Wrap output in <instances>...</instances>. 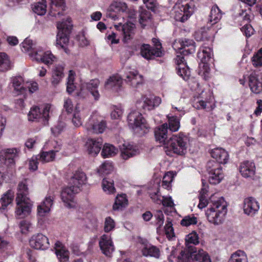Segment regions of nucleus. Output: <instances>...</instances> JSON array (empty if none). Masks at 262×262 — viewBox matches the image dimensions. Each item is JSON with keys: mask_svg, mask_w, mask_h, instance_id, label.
I'll return each mask as SVG.
<instances>
[{"mask_svg": "<svg viewBox=\"0 0 262 262\" xmlns=\"http://www.w3.org/2000/svg\"><path fill=\"white\" fill-rule=\"evenodd\" d=\"M38 160H39V159L38 156H37L36 157H33L29 161V166L30 170L34 171L37 169Z\"/></svg>", "mask_w": 262, "mask_h": 262, "instance_id": "nucleus-58", "label": "nucleus"}, {"mask_svg": "<svg viewBox=\"0 0 262 262\" xmlns=\"http://www.w3.org/2000/svg\"><path fill=\"white\" fill-rule=\"evenodd\" d=\"M165 234L168 237L174 236L173 229L171 222H168L165 227Z\"/></svg>", "mask_w": 262, "mask_h": 262, "instance_id": "nucleus-59", "label": "nucleus"}, {"mask_svg": "<svg viewBox=\"0 0 262 262\" xmlns=\"http://www.w3.org/2000/svg\"><path fill=\"white\" fill-rule=\"evenodd\" d=\"M259 209V204L253 197H248L244 201L243 210L245 214L253 216Z\"/></svg>", "mask_w": 262, "mask_h": 262, "instance_id": "nucleus-19", "label": "nucleus"}, {"mask_svg": "<svg viewBox=\"0 0 262 262\" xmlns=\"http://www.w3.org/2000/svg\"><path fill=\"white\" fill-rule=\"evenodd\" d=\"M19 152V149L16 148L3 149L0 152V161L7 166H14L15 159L18 157Z\"/></svg>", "mask_w": 262, "mask_h": 262, "instance_id": "nucleus-14", "label": "nucleus"}, {"mask_svg": "<svg viewBox=\"0 0 262 262\" xmlns=\"http://www.w3.org/2000/svg\"><path fill=\"white\" fill-rule=\"evenodd\" d=\"M193 106L197 110H204L207 108V102L202 100H198L194 102Z\"/></svg>", "mask_w": 262, "mask_h": 262, "instance_id": "nucleus-61", "label": "nucleus"}, {"mask_svg": "<svg viewBox=\"0 0 262 262\" xmlns=\"http://www.w3.org/2000/svg\"><path fill=\"white\" fill-rule=\"evenodd\" d=\"M127 9V5L122 2H114L109 7V11L112 12H125Z\"/></svg>", "mask_w": 262, "mask_h": 262, "instance_id": "nucleus-43", "label": "nucleus"}, {"mask_svg": "<svg viewBox=\"0 0 262 262\" xmlns=\"http://www.w3.org/2000/svg\"><path fill=\"white\" fill-rule=\"evenodd\" d=\"M21 49L23 52L28 53L30 57V53H34L35 51L40 49H36L32 40L26 38L20 44Z\"/></svg>", "mask_w": 262, "mask_h": 262, "instance_id": "nucleus-38", "label": "nucleus"}, {"mask_svg": "<svg viewBox=\"0 0 262 262\" xmlns=\"http://www.w3.org/2000/svg\"><path fill=\"white\" fill-rule=\"evenodd\" d=\"M50 107L48 105L45 106L41 111L40 108L37 106L32 107L29 114L28 120L30 121H37L38 119L43 118L46 124L48 123L49 117V111Z\"/></svg>", "mask_w": 262, "mask_h": 262, "instance_id": "nucleus-15", "label": "nucleus"}, {"mask_svg": "<svg viewBox=\"0 0 262 262\" xmlns=\"http://www.w3.org/2000/svg\"><path fill=\"white\" fill-rule=\"evenodd\" d=\"M13 198V193L11 190H8L6 193L4 194L0 199V209H6L12 203Z\"/></svg>", "mask_w": 262, "mask_h": 262, "instance_id": "nucleus-36", "label": "nucleus"}, {"mask_svg": "<svg viewBox=\"0 0 262 262\" xmlns=\"http://www.w3.org/2000/svg\"><path fill=\"white\" fill-rule=\"evenodd\" d=\"M142 253L144 256H150L156 258H159L161 255L160 249L157 247L150 244L145 245L142 249Z\"/></svg>", "mask_w": 262, "mask_h": 262, "instance_id": "nucleus-33", "label": "nucleus"}, {"mask_svg": "<svg viewBox=\"0 0 262 262\" xmlns=\"http://www.w3.org/2000/svg\"><path fill=\"white\" fill-rule=\"evenodd\" d=\"M161 103V99L158 96L148 97L142 96L136 102V106L140 110L151 111L158 106Z\"/></svg>", "mask_w": 262, "mask_h": 262, "instance_id": "nucleus-13", "label": "nucleus"}, {"mask_svg": "<svg viewBox=\"0 0 262 262\" xmlns=\"http://www.w3.org/2000/svg\"><path fill=\"white\" fill-rule=\"evenodd\" d=\"M187 137L183 133L173 135L167 141L165 152L167 155L173 153L180 156L184 155L187 152Z\"/></svg>", "mask_w": 262, "mask_h": 262, "instance_id": "nucleus-5", "label": "nucleus"}, {"mask_svg": "<svg viewBox=\"0 0 262 262\" xmlns=\"http://www.w3.org/2000/svg\"><path fill=\"white\" fill-rule=\"evenodd\" d=\"M168 132L167 123H164L155 131V137L157 141L162 143L166 148Z\"/></svg>", "mask_w": 262, "mask_h": 262, "instance_id": "nucleus-22", "label": "nucleus"}, {"mask_svg": "<svg viewBox=\"0 0 262 262\" xmlns=\"http://www.w3.org/2000/svg\"><path fill=\"white\" fill-rule=\"evenodd\" d=\"M29 244L31 247L42 250L48 249L50 246L48 238L41 233L33 235L29 241Z\"/></svg>", "mask_w": 262, "mask_h": 262, "instance_id": "nucleus-16", "label": "nucleus"}, {"mask_svg": "<svg viewBox=\"0 0 262 262\" xmlns=\"http://www.w3.org/2000/svg\"><path fill=\"white\" fill-rule=\"evenodd\" d=\"M30 58L37 63H42L45 64H55L58 60L57 58L50 51L43 52L41 49L36 50L34 53H30Z\"/></svg>", "mask_w": 262, "mask_h": 262, "instance_id": "nucleus-12", "label": "nucleus"}, {"mask_svg": "<svg viewBox=\"0 0 262 262\" xmlns=\"http://www.w3.org/2000/svg\"><path fill=\"white\" fill-rule=\"evenodd\" d=\"M211 50L210 48L203 47L200 49L198 53V58L200 60L201 63L208 66L210 64V61H211Z\"/></svg>", "mask_w": 262, "mask_h": 262, "instance_id": "nucleus-31", "label": "nucleus"}, {"mask_svg": "<svg viewBox=\"0 0 262 262\" xmlns=\"http://www.w3.org/2000/svg\"><path fill=\"white\" fill-rule=\"evenodd\" d=\"M121 156L124 160H127L139 154L138 149L136 146L123 144L120 147Z\"/></svg>", "mask_w": 262, "mask_h": 262, "instance_id": "nucleus-27", "label": "nucleus"}, {"mask_svg": "<svg viewBox=\"0 0 262 262\" xmlns=\"http://www.w3.org/2000/svg\"><path fill=\"white\" fill-rule=\"evenodd\" d=\"M254 70L249 77V85L252 92L255 94L262 92V76Z\"/></svg>", "mask_w": 262, "mask_h": 262, "instance_id": "nucleus-18", "label": "nucleus"}, {"mask_svg": "<svg viewBox=\"0 0 262 262\" xmlns=\"http://www.w3.org/2000/svg\"><path fill=\"white\" fill-rule=\"evenodd\" d=\"M46 1L42 0L41 2H38L32 6V10L38 15H43L47 11Z\"/></svg>", "mask_w": 262, "mask_h": 262, "instance_id": "nucleus-40", "label": "nucleus"}, {"mask_svg": "<svg viewBox=\"0 0 262 262\" xmlns=\"http://www.w3.org/2000/svg\"><path fill=\"white\" fill-rule=\"evenodd\" d=\"M53 198L46 196L41 204L37 206V214L40 217L45 216L48 213L53 204Z\"/></svg>", "mask_w": 262, "mask_h": 262, "instance_id": "nucleus-25", "label": "nucleus"}, {"mask_svg": "<svg viewBox=\"0 0 262 262\" xmlns=\"http://www.w3.org/2000/svg\"><path fill=\"white\" fill-rule=\"evenodd\" d=\"M63 67H54L52 70L51 83L53 87H56L64 77Z\"/></svg>", "mask_w": 262, "mask_h": 262, "instance_id": "nucleus-30", "label": "nucleus"}, {"mask_svg": "<svg viewBox=\"0 0 262 262\" xmlns=\"http://www.w3.org/2000/svg\"><path fill=\"white\" fill-rule=\"evenodd\" d=\"M229 262H248L245 253L242 250H237L232 254Z\"/></svg>", "mask_w": 262, "mask_h": 262, "instance_id": "nucleus-41", "label": "nucleus"}, {"mask_svg": "<svg viewBox=\"0 0 262 262\" xmlns=\"http://www.w3.org/2000/svg\"><path fill=\"white\" fill-rule=\"evenodd\" d=\"M72 25L70 18H67L66 20H62L57 24L58 32L56 36V45L63 49L67 53V45L69 41V35L72 30Z\"/></svg>", "mask_w": 262, "mask_h": 262, "instance_id": "nucleus-8", "label": "nucleus"}, {"mask_svg": "<svg viewBox=\"0 0 262 262\" xmlns=\"http://www.w3.org/2000/svg\"><path fill=\"white\" fill-rule=\"evenodd\" d=\"M86 145L88 146V151L89 154L93 156L97 155L99 152L102 147V139H89L86 143Z\"/></svg>", "mask_w": 262, "mask_h": 262, "instance_id": "nucleus-29", "label": "nucleus"}, {"mask_svg": "<svg viewBox=\"0 0 262 262\" xmlns=\"http://www.w3.org/2000/svg\"><path fill=\"white\" fill-rule=\"evenodd\" d=\"M50 14L53 16L62 15L64 10L65 4L64 0H50Z\"/></svg>", "mask_w": 262, "mask_h": 262, "instance_id": "nucleus-28", "label": "nucleus"}, {"mask_svg": "<svg viewBox=\"0 0 262 262\" xmlns=\"http://www.w3.org/2000/svg\"><path fill=\"white\" fill-rule=\"evenodd\" d=\"M127 204L128 200L125 194L120 195L116 197L113 208L114 210H122L127 205Z\"/></svg>", "mask_w": 262, "mask_h": 262, "instance_id": "nucleus-39", "label": "nucleus"}, {"mask_svg": "<svg viewBox=\"0 0 262 262\" xmlns=\"http://www.w3.org/2000/svg\"><path fill=\"white\" fill-rule=\"evenodd\" d=\"M115 28L119 31H121L124 35V39L125 41L131 39L134 34V30L135 28L134 24L130 22L122 25L119 23L118 25H115Z\"/></svg>", "mask_w": 262, "mask_h": 262, "instance_id": "nucleus-20", "label": "nucleus"}, {"mask_svg": "<svg viewBox=\"0 0 262 262\" xmlns=\"http://www.w3.org/2000/svg\"><path fill=\"white\" fill-rule=\"evenodd\" d=\"M155 217L157 220V224L158 225L159 227H161L164 223V215L162 212L159 210L157 214L155 215Z\"/></svg>", "mask_w": 262, "mask_h": 262, "instance_id": "nucleus-64", "label": "nucleus"}, {"mask_svg": "<svg viewBox=\"0 0 262 262\" xmlns=\"http://www.w3.org/2000/svg\"><path fill=\"white\" fill-rule=\"evenodd\" d=\"M100 81L97 79H92L86 84V89L91 94L95 101L99 100L100 95L98 90Z\"/></svg>", "mask_w": 262, "mask_h": 262, "instance_id": "nucleus-32", "label": "nucleus"}, {"mask_svg": "<svg viewBox=\"0 0 262 262\" xmlns=\"http://www.w3.org/2000/svg\"><path fill=\"white\" fill-rule=\"evenodd\" d=\"M134 87H137L143 82V76L139 75L137 71H129L122 76L118 74L113 75L105 81L104 86L106 89L118 92L122 88V80Z\"/></svg>", "mask_w": 262, "mask_h": 262, "instance_id": "nucleus-1", "label": "nucleus"}, {"mask_svg": "<svg viewBox=\"0 0 262 262\" xmlns=\"http://www.w3.org/2000/svg\"><path fill=\"white\" fill-rule=\"evenodd\" d=\"M105 127V121L101 120L95 122L93 124H89L87 129L92 133L101 134L104 132Z\"/></svg>", "mask_w": 262, "mask_h": 262, "instance_id": "nucleus-34", "label": "nucleus"}, {"mask_svg": "<svg viewBox=\"0 0 262 262\" xmlns=\"http://www.w3.org/2000/svg\"><path fill=\"white\" fill-rule=\"evenodd\" d=\"M86 180L85 174L81 170H77L71 177L70 184L72 187L78 191L80 187L85 183Z\"/></svg>", "mask_w": 262, "mask_h": 262, "instance_id": "nucleus-24", "label": "nucleus"}, {"mask_svg": "<svg viewBox=\"0 0 262 262\" xmlns=\"http://www.w3.org/2000/svg\"><path fill=\"white\" fill-rule=\"evenodd\" d=\"M56 256L60 262H66L68 261L69 252L65 248H61L59 250H56L55 252Z\"/></svg>", "mask_w": 262, "mask_h": 262, "instance_id": "nucleus-48", "label": "nucleus"}, {"mask_svg": "<svg viewBox=\"0 0 262 262\" xmlns=\"http://www.w3.org/2000/svg\"><path fill=\"white\" fill-rule=\"evenodd\" d=\"M222 17V13L217 5H214L210 11L209 21L212 25L218 23Z\"/></svg>", "mask_w": 262, "mask_h": 262, "instance_id": "nucleus-35", "label": "nucleus"}, {"mask_svg": "<svg viewBox=\"0 0 262 262\" xmlns=\"http://www.w3.org/2000/svg\"><path fill=\"white\" fill-rule=\"evenodd\" d=\"M115 223L114 220L110 216L106 217L105 219L104 230L105 232H108L115 228Z\"/></svg>", "mask_w": 262, "mask_h": 262, "instance_id": "nucleus-53", "label": "nucleus"}, {"mask_svg": "<svg viewBox=\"0 0 262 262\" xmlns=\"http://www.w3.org/2000/svg\"><path fill=\"white\" fill-rule=\"evenodd\" d=\"M210 71L209 67H201L199 71V74L203 77L204 79L206 80L210 77Z\"/></svg>", "mask_w": 262, "mask_h": 262, "instance_id": "nucleus-56", "label": "nucleus"}, {"mask_svg": "<svg viewBox=\"0 0 262 262\" xmlns=\"http://www.w3.org/2000/svg\"><path fill=\"white\" fill-rule=\"evenodd\" d=\"M102 186L104 191L108 194L114 193L115 191L114 181L112 180L104 178L102 182Z\"/></svg>", "mask_w": 262, "mask_h": 262, "instance_id": "nucleus-45", "label": "nucleus"}, {"mask_svg": "<svg viewBox=\"0 0 262 262\" xmlns=\"http://www.w3.org/2000/svg\"><path fill=\"white\" fill-rule=\"evenodd\" d=\"M252 61L254 66H262V48L253 55Z\"/></svg>", "mask_w": 262, "mask_h": 262, "instance_id": "nucleus-55", "label": "nucleus"}, {"mask_svg": "<svg viewBox=\"0 0 262 262\" xmlns=\"http://www.w3.org/2000/svg\"><path fill=\"white\" fill-rule=\"evenodd\" d=\"M198 219L193 215H187L185 216L181 221V224L183 226L188 227L192 225H195L197 224Z\"/></svg>", "mask_w": 262, "mask_h": 262, "instance_id": "nucleus-49", "label": "nucleus"}, {"mask_svg": "<svg viewBox=\"0 0 262 262\" xmlns=\"http://www.w3.org/2000/svg\"><path fill=\"white\" fill-rule=\"evenodd\" d=\"M196 248L194 246H188V249L181 251L178 257V262H191L192 257L199 262H211L208 254L202 249L199 250L196 254Z\"/></svg>", "mask_w": 262, "mask_h": 262, "instance_id": "nucleus-9", "label": "nucleus"}, {"mask_svg": "<svg viewBox=\"0 0 262 262\" xmlns=\"http://www.w3.org/2000/svg\"><path fill=\"white\" fill-rule=\"evenodd\" d=\"M99 245L103 254L108 257L112 256L115 247L110 236L106 234L102 235L100 238Z\"/></svg>", "mask_w": 262, "mask_h": 262, "instance_id": "nucleus-17", "label": "nucleus"}, {"mask_svg": "<svg viewBox=\"0 0 262 262\" xmlns=\"http://www.w3.org/2000/svg\"><path fill=\"white\" fill-rule=\"evenodd\" d=\"M57 151L50 150L49 151H43L38 155L39 161L42 162H49L54 160L55 156V152Z\"/></svg>", "mask_w": 262, "mask_h": 262, "instance_id": "nucleus-44", "label": "nucleus"}, {"mask_svg": "<svg viewBox=\"0 0 262 262\" xmlns=\"http://www.w3.org/2000/svg\"><path fill=\"white\" fill-rule=\"evenodd\" d=\"M255 164L253 162L246 161L241 164L239 172L245 178L252 177L255 173Z\"/></svg>", "mask_w": 262, "mask_h": 262, "instance_id": "nucleus-26", "label": "nucleus"}, {"mask_svg": "<svg viewBox=\"0 0 262 262\" xmlns=\"http://www.w3.org/2000/svg\"><path fill=\"white\" fill-rule=\"evenodd\" d=\"M77 192L78 190L71 185L63 188L60 193V196L66 206L69 208L71 207L70 203L73 201L74 194Z\"/></svg>", "mask_w": 262, "mask_h": 262, "instance_id": "nucleus-21", "label": "nucleus"}, {"mask_svg": "<svg viewBox=\"0 0 262 262\" xmlns=\"http://www.w3.org/2000/svg\"><path fill=\"white\" fill-rule=\"evenodd\" d=\"M65 127L66 124L63 122L59 121L56 125L51 128L52 134L55 137L58 136L63 131Z\"/></svg>", "mask_w": 262, "mask_h": 262, "instance_id": "nucleus-51", "label": "nucleus"}, {"mask_svg": "<svg viewBox=\"0 0 262 262\" xmlns=\"http://www.w3.org/2000/svg\"><path fill=\"white\" fill-rule=\"evenodd\" d=\"M168 118V130L171 132H177L180 127V122L179 118L177 116H167Z\"/></svg>", "mask_w": 262, "mask_h": 262, "instance_id": "nucleus-37", "label": "nucleus"}, {"mask_svg": "<svg viewBox=\"0 0 262 262\" xmlns=\"http://www.w3.org/2000/svg\"><path fill=\"white\" fill-rule=\"evenodd\" d=\"M127 120L129 126L139 136H141L149 132V125L139 112L136 111L131 112L128 115Z\"/></svg>", "mask_w": 262, "mask_h": 262, "instance_id": "nucleus-7", "label": "nucleus"}, {"mask_svg": "<svg viewBox=\"0 0 262 262\" xmlns=\"http://www.w3.org/2000/svg\"><path fill=\"white\" fill-rule=\"evenodd\" d=\"M139 11V21L142 27L146 26L145 22L150 18L149 13L143 9L142 7H140Z\"/></svg>", "mask_w": 262, "mask_h": 262, "instance_id": "nucleus-47", "label": "nucleus"}, {"mask_svg": "<svg viewBox=\"0 0 262 262\" xmlns=\"http://www.w3.org/2000/svg\"><path fill=\"white\" fill-rule=\"evenodd\" d=\"M143 3L148 9L154 11L157 6L156 0H143Z\"/></svg>", "mask_w": 262, "mask_h": 262, "instance_id": "nucleus-62", "label": "nucleus"}, {"mask_svg": "<svg viewBox=\"0 0 262 262\" xmlns=\"http://www.w3.org/2000/svg\"><path fill=\"white\" fill-rule=\"evenodd\" d=\"M28 194L27 181L25 180L18 184L16 198L17 207L15 213L20 218L28 215L31 212L32 204L28 197Z\"/></svg>", "mask_w": 262, "mask_h": 262, "instance_id": "nucleus-2", "label": "nucleus"}, {"mask_svg": "<svg viewBox=\"0 0 262 262\" xmlns=\"http://www.w3.org/2000/svg\"><path fill=\"white\" fill-rule=\"evenodd\" d=\"M118 150L115 147L109 144H105L102 150L101 155L104 158L115 156Z\"/></svg>", "mask_w": 262, "mask_h": 262, "instance_id": "nucleus-42", "label": "nucleus"}, {"mask_svg": "<svg viewBox=\"0 0 262 262\" xmlns=\"http://www.w3.org/2000/svg\"><path fill=\"white\" fill-rule=\"evenodd\" d=\"M174 49L177 48L178 50H182V53L177 55L174 58L175 62L178 66L184 64L187 66V59L184 57L185 55L193 53L195 50V42L192 39H182L178 42L176 41L173 45Z\"/></svg>", "mask_w": 262, "mask_h": 262, "instance_id": "nucleus-6", "label": "nucleus"}, {"mask_svg": "<svg viewBox=\"0 0 262 262\" xmlns=\"http://www.w3.org/2000/svg\"><path fill=\"white\" fill-rule=\"evenodd\" d=\"M241 31L247 37H250L254 32V29L252 27L248 24H246L242 27Z\"/></svg>", "mask_w": 262, "mask_h": 262, "instance_id": "nucleus-57", "label": "nucleus"}, {"mask_svg": "<svg viewBox=\"0 0 262 262\" xmlns=\"http://www.w3.org/2000/svg\"><path fill=\"white\" fill-rule=\"evenodd\" d=\"M194 0H178L173 7L174 18L177 21L184 22L194 12Z\"/></svg>", "mask_w": 262, "mask_h": 262, "instance_id": "nucleus-4", "label": "nucleus"}, {"mask_svg": "<svg viewBox=\"0 0 262 262\" xmlns=\"http://www.w3.org/2000/svg\"><path fill=\"white\" fill-rule=\"evenodd\" d=\"M113 166L110 163H103L98 169V173L101 175L107 174L113 170Z\"/></svg>", "mask_w": 262, "mask_h": 262, "instance_id": "nucleus-52", "label": "nucleus"}, {"mask_svg": "<svg viewBox=\"0 0 262 262\" xmlns=\"http://www.w3.org/2000/svg\"><path fill=\"white\" fill-rule=\"evenodd\" d=\"M72 121L74 125L76 127H79L81 125V119L78 113L76 112L74 114Z\"/></svg>", "mask_w": 262, "mask_h": 262, "instance_id": "nucleus-60", "label": "nucleus"}, {"mask_svg": "<svg viewBox=\"0 0 262 262\" xmlns=\"http://www.w3.org/2000/svg\"><path fill=\"white\" fill-rule=\"evenodd\" d=\"M206 168L209 175L208 178L209 183L213 185L220 183L224 178L221 165L215 161L211 160L207 162Z\"/></svg>", "mask_w": 262, "mask_h": 262, "instance_id": "nucleus-11", "label": "nucleus"}, {"mask_svg": "<svg viewBox=\"0 0 262 262\" xmlns=\"http://www.w3.org/2000/svg\"><path fill=\"white\" fill-rule=\"evenodd\" d=\"M23 82L24 80L21 76H16L12 79V83L14 90L20 93H23L25 90V88L22 85Z\"/></svg>", "mask_w": 262, "mask_h": 262, "instance_id": "nucleus-46", "label": "nucleus"}, {"mask_svg": "<svg viewBox=\"0 0 262 262\" xmlns=\"http://www.w3.org/2000/svg\"><path fill=\"white\" fill-rule=\"evenodd\" d=\"M213 196L210 198L212 206L207 210L206 215L208 221L214 225L222 224L227 213V207L224 199L220 198L217 201L213 200Z\"/></svg>", "mask_w": 262, "mask_h": 262, "instance_id": "nucleus-3", "label": "nucleus"}, {"mask_svg": "<svg viewBox=\"0 0 262 262\" xmlns=\"http://www.w3.org/2000/svg\"><path fill=\"white\" fill-rule=\"evenodd\" d=\"M152 42L154 48H151L149 45H143L141 48L142 56L148 60L154 59L155 57H161L164 54L162 44L159 39L153 38Z\"/></svg>", "mask_w": 262, "mask_h": 262, "instance_id": "nucleus-10", "label": "nucleus"}, {"mask_svg": "<svg viewBox=\"0 0 262 262\" xmlns=\"http://www.w3.org/2000/svg\"><path fill=\"white\" fill-rule=\"evenodd\" d=\"M31 224L26 221H22L20 223V228L22 233H26L29 231Z\"/></svg>", "mask_w": 262, "mask_h": 262, "instance_id": "nucleus-63", "label": "nucleus"}, {"mask_svg": "<svg viewBox=\"0 0 262 262\" xmlns=\"http://www.w3.org/2000/svg\"><path fill=\"white\" fill-rule=\"evenodd\" d=\"M211 157L216 160V163L226 164L229 159V155L227 151L222 148H215L213 149L210 152Z\"/></svg>", "mask_w": 262, "mask_h": 262, "instance_id": "nucleus-23", "label": "nucleus"}, {"mask_svg": "<svg viewBox=\"0 0 262 262\" xmlns=\"http://www.w3.org/2000/svg\"><path fill=\"white\" fill-rule=\"evenodd\" d=\"M186 242L188 243L187 246H189V244H193V245L198 244L199 237L196 232H192L189 234L186 238Z\"/></svg>", "mask_w": 262, "mask_h": 262, "instance_id": "nucleus-54", "label": "nucleus"}, {"mask_svg": "<svg viewBox=\"0 0 262 262\" xmlns=\"http://www.w3.org/2000/svg\"><path fill=\"white\" fill-rule=\"evenodd\" d=\"M177 73L180 76L182 77L184 80L187 81L189 79L191 72L189 67H179L177 71Z\"/></svg>", "mask_w": 262, "mask_h": 262, "instance_id": "nucleus-50", "label": "nucleus"}]
</instances>
